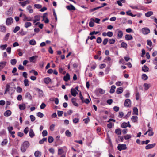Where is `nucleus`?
<instances>
[{
	"instance_id": "nucleus-8",
	"label": "nucleus",
	"mask_w": 157,
	"mask_h": 157,
	"mask_svg": "<svg viewBox=\"0 0 157 157\" xmlns=\"http://www.w3.org/2000/svg\"><path fill=\"white\" fill-rule=\"evenodd\" d=\"M131 104V101L130 99H127L125 100L124 103L125 106L126 107H129V105Z\"/></svg>"
},
{
	"instance_id": "nucleus-46",
	"label": "nucleus",
	"mask_w": 157,
	"mask_h": 157,
	"mask_svg": "<svg viewBox=\"0 0 157 157\" xmlns=\"http://www.w3.org/2000/svg\"><path fill=\"white\" fill-rule=\"evenodd\" d=\"M10 34L9 33H8L5 35L3 39L4 41H6L7 40L10 36Z\"/></svg>"
},
{
	"instance_id": "nucleus-54",
	"label": "nucleus",
	"mask_w": 157,
	"mask_h": 157,
	"mask_svg": "<svg viewBox=\"0 0 157 157\" xmlns=\"http://www.w3.org/2000/svg\"><path fill=\"white\" fill-rule=\"evenodd\" d=\"M37 116L40 118H42L44 116V114L40 112H39L37 113Z\"/></svg>"
},
{
	"instance_id": "nucleus-31",
	"label": "nucleus",
	"mask_w": 157,
	"mask_h": 157,
	"mask_svg": "<svg viewBox=\"0 0 157 157\" xmlns=\"http://www.w3.org/2000/svg\"><path fill=\"white\" fill-rule=\"evenodd\" d=\"M153 14V13L152 11H149L145 13V16L147 17H149L152 15Z\"/></svg>"
},
{
	"instance_id": "nucleus-49",
	"label": "nucleus",
	"mask_w": 157,
	"mask_h": 157,
	"mask_svg": "<svg viewBox=\"0 0 157 157\" xmlns=\"http://www.w3.org/2000/svg\"><path fill=\"white\" fill-rule=\"evenodd\" d=\"M34 7L36 8L40 9L42 8V6L39 4H35L34 5Z\"/></svg>"
},
{
	"instance_id": "nucleus-26",
	"label": "nucleus",
	"mask_w": 157,
	"mask_h": 157,
	"mask_svg": "<svg viewBox=\"0 0 157 157\" xmlns=\"http://www.w3.org/2000/svg\"><path fill=\"white\" fill-rule=\"evenodd\" d=\"M138 117L136 116H133L131 118L132 121L133 122H136L137 121Z\"/></svg>"
},
{
	"instance_id": "nucleus-57",
	"label": "nucleus",
	"mask_w": 157,
	"mask_h": 157,
	"mask_svg": "<svg viewBox=\"0 0 157 157\" xmlns=\"http://www.w3.org/2000/svg\"><path fill=\"white\" fill-rule=\"evenodd\" d=\"M7 143V141L6 139H5L1 143V145L2 146H4L6 145Z\"/></svg>"
},
{
	"instance_id": "nucleus-23",
	"label": "nucleus",
	"mask_w": 157,
	"mask_h": 157,
	"mask_svg": "<svg viewBox=\"0 0 157 157\" xmlns=\"http://www.w3.org/2000/svg\"><path fill=\"white\" fill-rule=\"evenodd\" d=\"M32 7L31 6L29 5L27 8V9L29 10V12L30 13H33V10L31 9Z\"/></svg>"
},
{
	"instance_id": "nucleus-4",
	"label": "nucleus",
	"mask_w": 157,
	"mask_h": 157,
	"mask_svg": "<svg viewBox=\"0 0 157 157\" xmlns=\"http://www.w3.org/2000/svg\"><path fill=\"white\" fill-rule=\"evenodd\" d=\"M142 31L144 35H147L150 32L149 29L147 27L143 28L142 29Z\"/></svg>"
},
{
	"instance_id": "nucleus-58",
	"label": "nucleus",
	"mask_w": 157,
	"mask_h": 157,
	"mask_svg": "<svg viewBox=\"0 0 157 157\" xmlns=\"http://www.w3.org/2000/svg\"><path fill=\"white\" fill-rule=\"evenodd\" d=\"M121 46L122 47L126 48L127 46V44L126 43L123 42L121 44Z\"/></svg>"
},
{
	"instance_id": "nucleus-10",
	"label": "nucleus",
	"mask_w": 157,
	"mask_h": 157,
	"mask_svg": "<svg viewBox=\"0 0 157 157\" xmlns=\"http://www.w3.org/2000/svg\"><path fill=\"white\" fill-rule=\"evenodd\" d=\"M70 79V75L68 73H67L63 77V80L66 82L68 81Z\"/></svg>"
},
{
	"instance_id": "nucleus-22",
	"label": "nucleus",
	"mask_w": 157,
	"mask_h": 157,
	"mask_svg": "<svg viewBox=\"0 0 157 157\" xmlns=\"http://www.w3.org/2000/svg\"><path fill=\"white\" fill-rule=\"evenodd\" d=\"M133 114L138 115V109L136 107H134L133 109Z\"/></svg>"
},
{
	"instance_id": "nucleus-13",
	"label": "nucleus",
	"mask_w": 157,
	"mask_h": 157,
	"mask_svg": "<svg viewBox=\"0 0 157 157\" xmlns=\"http://www.w3.org/2000/svg\"><path fill=\"white\" fill-rule=\"evenodd\" d=\"M11 112L10 110H8L4 112V115L6 117L9 116L11 115Z\"/></svg>"
},
{
	"instance_id": "nucleus-18",
	"label": "nucleus",
	"mask_w": 157,
	"mask_h": 157,
	"mask_svg": "<svg viewBox=\"0 0 157 157\" xmlns=\"http://www.w3.org/2000/svg\"><path fill=\"white\" fill-rule=\"evenodd\" d=\"M71 102L73 105L75 106L78 107V104L76 102V98H73L71 99Z\"/></svg>"
},
{
	"instance_id": "nucleus-36",
	"label": "nucleus",
	"mask_w": 157,
	"mask_h": 157,
	"mask_svg": "<svg viewBox=\"0 0 157 157\" xmlns=\"http://www.w3.org/2000/svg\"><path fill=\"white\" fill-rule=\"evenodd\" d=\"M48 141L49 143H52L54 139L52 137L49 136L48 137Z\"/></svg>"
},
{
	"instance_id": "nucleus-17",
	"label": "nucleus",
	"mask_w": 157,
	"mask_h": 157,
	"mask_svg": "<svg viewBox=\"0 0 157 157\" xmlns=\"http://www.w3.org/2000/svg\"><path fill=\"white\" fill-rule=\"evenodd\" d=\"M123 91V88L120 87L117 88L116 90V92L118 94H120L122 93Z\"/></svg>"
},
{
	"instance_id": "nucleus-3",
	"label": "nucleus",
	"mask_w": 157,
	"mask_h": 157,
	"mask_svg": "<svg viewBox=\"0 0 157 157\" xmlns=\"http://www.w3.org/2000/svg\"><path fill=\"white\" fill-rule=\"evenodd\" d=\"M127 148L126 145L125 144H119L117 146L118 149L120 151L126 149Z\"/></svg>"
},
{
	"instance_id": "nucleus-59",
	"label": "nucleus",
	"mask_w": 157,
	"mask_h": 157,
	"mask_svg": "<svg viewBox=\"0 0 157 157\" xmlns=\"http://www.w3.org/2000/svg\"><path fill=\"white\" fill-rule=\"evenodd\" d=\"M7 46V44L2 45L0 46V48L2 50H4L6 49Z\"/></svg>"
},
{
	"instance_id": "nucleus-56",
	"label": "nucleus",
	"mask_w": 157,
	"mask_h": 157,
	"mask_svg": "<svg viewBox=\"0 0 157 157\" xmlns=\"http://www.w3.org/2000/svg\"><path fill=\"white\" fill-rule=\"evenodd\" d=\"M79 97H80V99L82 100V103H84V98L83 97V96L82 95L81 92H80L79 93Z\"/></svg>"
},
{
	"instance_id": "nucleus-64",
	"label": "nucleus",
	"mask_w": 157,
	"mask_h": 157,
	"mask_svg": "<svg viewBox=\"0 0 157 157\" xmlns=\"http://www.w3.org/2000/svg\"><path fill=\"white\" fill-rule=\"evenodd\" d=\"M131 137V136L130 135H127L124 136V138L126 140L129 139Z\"/></svg>"
},
{
	"instance_id": "nucleus-21",
	"label": "nucleus",
	"mask_w": 157,
	"mask_h": 157,
	"mask_svg": "<svg viewBox=\"0 0 157 157\" xmlns=\"http://www.w3.org/2000/svg\"><path fill=\"white\" fill-rule=\"evenodd\" d=\"M19 109L21 110H24L25 109L26 106L25 104H22L19 105Z\"/></svg>"
},
{
	"instance_id": "nucleus-14",
	"label": "nucleus",
	"mask_w": 157,
	"mask_h": 157,
	"mask_svg": "<svg viewBox=\"0 0 157 157\" xmlns=\"http://www.w3.org/2000/svg\"><path fill=\"white\" fill-rule=\"evenodd\" d=\"M44 81L46 84H48L51 81V79L49 77H47L44 79Z\"/></svg>"
},
{
	"instance_id": "nucleus-37",
	"label": "nucleus",
	"mask_w": 157,
	"mask_h": 157,
	"mask_svg": "<svg viewBox=\"0 0 157 157\" xmlns=\"http://www.w3.org/2000/svg\"><path fill=\"white\" fill-rule=\"evenodd\" d=\"M144 86L145 87L144 89L145 90H148L150 87L149 84L146 83L144 84Z\"/></svg>"
},
{
	"instance_id": "nucleus-32",
	"label": "nucleus",
	"mask_w": 157,
	"mask_h": 157,
	"mask_svg": "<svg viewBox=\"0 0 157 157\" xmlns=\"http://www.w3.org/2000/svg\"><path fill=\"white\" fill-rule=\"evenodd\" d=\"M31 25L32 24L31 23L29 22H25L24 24V26L26 28H27L31 26Z\"/></svg>"
},
{
	"instance_id": "nucleus-44",
	"label": "nucleus",
	"mask_w": 157,
	"mask_h": 157,
	"mask_svg": "<svg viewBox=\"0 0 157 157\" xmlns=\"http://www.w3.org/2000/svg\"><path fill=\"white\" fill-rule=\"evenodd\" d=\"M13 8L12 7H10L8 10V14H12L13 13Z\"/></svg>"
},
{
	"instance_id": "nucleus-43",
	"label": "nucleus",
	"mask_w": 157,
	"mask_h": 157,
	"mask_svg": "<svg viewBox=\"0 0 157 157\" xmlns=\"http://www.w3.org/2000/svg\"><path fill=\"white\" fill-rule=\"evenodd\" d=\"M126 13L127 15L130 16L132 17H135L136 15H134L132 14V13L131 12V10L127 11Z\"/></svg>"
},
{
	"instance_id": "nucleus-38",
	"label": "nucleus",
	"mask_w": 157,
	"mask_h": 157,
	"mask_svg": "<svg viewBox=\"0 0 157 157\" xmlns=\"http://www.w3.org/2000/svg\"><path fill=\"white\" fill-rule=\"evenodd\" d=\"M47 139L46 138H43L42 140H40L39 142V143L40 144H42L44 143V141H46Z\"/></svg>"
},
{
	"instance_id": "nucleus-53",
	"label": "nucleus",
	"mask_w": 157,
	"mask_h": 157,
	"mask_svg": "<svg viewBox=\"0 0 157 157\" xmlns=\"http://www.w3.org/2000/svg\"><path fill=\"white\" fill-rule=\"evenodd\" d=\"M48 133L46 130H44L42 132V136L43 137L47 135Z\"/></svg>"
},
{
	"instance_id": "nucleus-42",
	"label": "nucleus",
	"mask_w": 157,
	"mask_h": 157,
	"mask_svg": "<svg viewBox=\"0 0 157 157\" xmlns=\"http://www.w3.org/2000/svg\"><path fill=\"white\" fill-rule=\"evenodd\" d=\"M24 82L25 86H29V81L27 79H25L24 81Z\"/></svg>"
},
{
	"instance_id": "nucleus-19",
	"label": "nucleus",
	"mask_w": 157,
	"mask_h": 157,
	"mask_svg": "<svg viewBox=\"0 0 157 157\" xmlns=\"http://www.w3.org/2000/svg\"><path fill=\"white\" fill-rule=\"evenodd\" d=\"M35 19L33 20V23H35L36 22L39 21L40 19V16L39 15H36L34 17Z\"/></svg>"
},
{
	"instance_id": "nucleus-60",
	"label": "nucleus",
	"mask_w": 157,
	"mask_h": 157,
	"mask_svg": "<svg viewBox=\"0 0 157 157\" xmlns=\"http://www.w3.org/2000/svg\"><path fill=\"white\" fill-rule=\"evenodd\" d=\"M106 34H107V36L111 37L113 35V33L112 32L109 31Z\"/></svg>"
},
{
	"instance_id": "nucleus-7",
	"label": "nucleus",
	"mask_w": 157,
	"mask_h": 157,
	"mask_svg": "<svg viewBox=\"0 0 157 157\" xmlns=\"http://www.w3.org/2000/svg\"><path fill=\"white\" fill-rule=\"evenodd\" d=\"M66 8L67 9L70 11L75 10L76 9L75 7L71 4L67 6Z\"/></svg>"
},
{
	"instance_id": "nucleus-1",
	"label": "nucleus",
	"mask_w": 157,
	"mask_h": 157,
	"mask_svg": "<svg viewBox=\"0 0 157 157\" xmlns=\"http://www.w3.org/2000/svg\"><path fill=\"white\" fill-rule=\"evenodd\" d=\"M29 146V143L28 141H24L22 144L21 147V152H25Z\"/></svg>"
},
{
	"instance_id": "nucleus-48",
	"label": "nucleus",
	"mask_w": 157,
	"mask_h": 157,
	"mask_svg": "<svg viewBox=\"0 0 157 157\" xmlns=\"http://www.w3.org/2000/svg\"><path fill=\"white\" fill-rule=\"evenodd\" d=\"M90 121L89 117H87V118L83 119V121L85 123L87 124Z\"/></svg>"
},
{
	"instance_id": "nucleus-28",
	"label": "nucleus",
	"mask_w": 157,
	"mask_h": 157,
	"mask_svg": "<svg viewBox=\"0 0 157 157\" xmlns=\"http://www.w3.org/2000/svg\"><path fill=\"white\" fill-rule=\"evenodd\" d=\"M6 28L5 26L2 25L0 26V31L5 32L6 31Z\"/></svg>"
},
{
	"instance_id": "nucleus-52",
	"label": "nucleus",
	"mask_w": 157,
	"mask_h": 157,
	"mask_svg": "<svg viewBox=\"0 0 157 157\" xmlns=\"http://www.w3.org/2000/svg\"><path fill=\"white\" fill-rule=\"evenodd\" d=\"M108 41V38H106L104 39L103 41V45H106L107 44V42Z\"/></svg>"
},
{
	"instance_id": "nucleus-9",
	"label": "nucleus",
	"mask_w": 157,
	"mask_h": 157,
	"mask_svg": "<svg viewBox=\"0 0 157 157\" xmlns=\"http://www.w3.org/2000/svg\"><path fill=\"white\" fill-rule=\"evenodd\" d=\"M156 145L155 143H154L151 144H149L145 147V149H148L153 148Z\"/></svg>"
},
{
	"instance_id": "nucleus-11",
	"label": "nucleus",
	"mask_w": 157,
	"mask_h": 157,
	"mask_svg": "<svg viewBox=\"0 0 157 157\" xmlns=\"http://www.w3.org/2000/svg\"><path fill=\"white\" fill-rule=\"evenodd\" d=\"M71 94L74 97L76 96V95L78 94V92L74 89L72 88L71 91Z\"/></svg>"
},
{
	"instance_id": "nucleus-5",
	"label": "nucleus",
	"mask_w": 157,
	"mask_h": 157,
	"mask_svg": "<svg viewBox=\"0 0 157 157\" xmlns=\"http://www.w3.org/2000/svg\"><path fill=\"white\" fill-rule=\"evenodd\" d=\"M13 19L12 17L8 18L7 19L6 21V23L8 25H10L13 22Z\"/></svg>"
},
{
	"instance_id": "nucleus-51",
	"label": "nucleus",
	"mask_w": 157,
	"mask_h": 157,
	"mask_svg": "<svg viewBox=\"0 0 157 157\" xmlns=\"http://www.w3.org/2000/svg\"><path fill=\"white\" fill-rule=\"evenodd\" d=\"M115 132L118 135H120L121 134V130L120 129H116L115 130Z\"/></svg>"
},
{
	"instance_id": "nucleus-45",
	"label": "nucleus",
	"mask_w": 157,
	"mask_h": 157,
	"mask_svg": "<svg viewBox=\"0 0 157 157\" xmlns=\"http://www.w3.org/2000/svg\"><path fill=\"white\" fill-rule=\"evenodd\" d=\"M25 96V97L28 98L30 100H31L32 99V96L29 92H27L26 93Z\"/></svg>"
},
{
	"instance_id": "nucleus-27",
	"label": "nucleus",
	"mask_w": 157,
	"mask_h": 157,
	"mask_svg": "<svg viewBox=\"0 0 157 157\" xmlns=\"http://www.w3.org/2000/svg\"><path fill=\"white\" fill-rule=\"evenodd\" d=\"M116 88V87L114 85H113L111 88L109 92L110 93L113 94L114 93L115 91V89Z\"/></svg>"
},
{
	"instance_id": "nucleus-2",
	"label": "nucleus",
	"mask_w": 157,
	"mask_h": 157,
	"mask_svg": "<svg viewBox=\"0 0 157 157\" xmlns=\"http://www.w3.org/2000/svg\"><path fill=\"white\" fill-rule=\"evenodd\" d=\"M14 91V90L12 87H11L9 84H7L4 94H6L7 92L11 94H12Z\"/></svg>"
},
{
	"instance_id": "nucleus-41",
	"label": "nucleus",
	"mask_w": 157,
	"mask_h": 157,
	"mask_svg": "<svg viewBox=\"0 0 157 157\" xmlns=\"http://www.w3.org/2000/svg\"><path fill=\"white\" fill-rule=\"evenodd\" d=\"M29 43L31 45H35L36 44V42L34 39H32L30 40Z\"/></svg>"
},
{
	"instance_id": "nucleus-61",
	"label": "nucleus",
	"mask_w": 157,
	"mask_h": 157,
	"mask_svg": "<svg viewBox=\"0 0 157 157\" xmlns=\"http://www.w3.org/2000/svg\"><path fill=\"white\" fill-rule=\"evenodd\" d=\"M102 39L100 37H98L97 38L96 42L98 44L100 43L101 42Z\"/></svg>"
},
{
	"instance_id": "nucleus-29",
	"label": "nucleus",
	"mask_w": 157,
	"mask_h": 157,
	"mask_svg": "<svg viewBox=\"0 0 157 157\" xmlns=\"http://www.w3.org/2000/svg\"><path fill=\"white\" fill-rule=\"evenodd\" d=\"M123 35V33L122 31L121 30H119L118 32L117 33V36L118 37L120 38H121L122 37V36Z\"/></svg>"
},
{
	"instance_id": "nucleus-24",
	"label": "nucleus",
	"mask_w": 157,
	"mask_h": 157,
	"mask_svg": "<svg viewBox=\"0 0 157 157\" xmlns=\"http://www.w3.org/2000/svg\"><path fill=\"white\" fill-rule=\"evenodd\" d=\"M34 155L36 157H40L41 155V153L38 151H36L34 153Z\"/></svg>"
},
{
	"instance_id": "nucleus-15",
	"label": "nucleus",
	"mask_w": 157,
	"mask_h": 157,
	"mask_svg": "<svg viewBox=\"0 0 157 157\" xmlns=\"http://www.w3.org/2000/svg\"><path fill=\"white\" fill-rule=\"evenodd\" d=\"M125 39L127 40H131L133 39V37L131 35L127 34L125 35Z\"/></svg>"
},
{
	"instance_id": "nucleus-47",
	"label": "nucleus",
	"mask_w": 157,
	"mask_h": 157,
	"mask_svg": "<svg viewBox=\"0 0 157 157\" xmlns=\"http://www.w3.org/2000/svg\"><path fill=\"white\" fill-rule=\"evenodd\" d=\"M115 42V40L114 39H110L109 40V43L111 44H114Z\"/></svg>"
},
{
	"instance_id": "nucleus-62",
	"label": "nucleus",
	"mask_w": 157,
	"mask_h": 157,
	"mask_svg": "<svg viewBox=\"0 0 157 157\" xmlns=\"http://www.w3.org/2000/svg\"><path fill=\"white\" fill-rule=\"evenodd\" d=\"M22 91V89L19 86H18L17 88V91L18 93H21Z\"/></svg>"
},
{
	"instance_id": "nucleus-12",
	"label": "nucleus",
	"mask_w": 157,
	"mask_h": 157,
	"mask_svg": "<svg viewBox=\"0 0 157 157\" xmlns=\"http://www.w3.org/2000/svg\"><path fill=\"white\" fill-rule=\"evenodd\" d=\"M6 62H0V70L2 69L6 64Z\"/></svg>"
},
{
	"instance_id": "nucleus-35",
	"label": "nucleus",
	"mask_w": 157,
	"mask_h": 157,
	"mask_svg": "<svg viewBox=\"0 0 157 157\" xmlns=\"http://www.w3.org/2000/svg\"><path fill=\"white\" fill-rule=\"evenodd\" d=\"M148 77L146 74H144L142 75V78L144 80H146L148 79Z\"/></svg>"
},
{
	"instance_id": "nucleus-50",
	"label": "nucleus",
	"mask_w": 157,
	"mask_h": 157,
	"mask_svg": "<svg viewBox=\"0 0 157 157\" xmlns=\"http://www.w3.org/2000/svg\"><path fill=\"white\" fill-rule=\"evenodd\" d=\"M128 126V123L126 122H123L122 123L121 127L122 128H124Z\"/></svg>"
},
{
	"instance_id": "nucleus-40",
	"label": "nucleus",
	"mask_w": 157,
	"mask_h": 157,
	"mask_svg": "<svg viewBox=\"0 0 157 157\" xmlns=\"http://www.w3.org/2000/svg\"><path fill=\"white\" fill-rule=\"evenodd\" d=\"M38 57V56H34L33 57H31L29 58V60L30 62H33V60H34L35 58Z\"/></svg>"
},
{
	"instance_id": "nucleus-6",
	"label": "nucleus",
	"mask_w": 157,
	"mask_h": 157,
	"mask_svg": "<svg viewBox=\"0 0 157 157\" xmlns=\"http://www.w3.org/2000/svg\"><path fill=\"white\" fill-rule=\"evenodd\" d=\"M23 16H24V18L23 20L25 21H31L32 20L33 17H27L25 14H23Z\"/></svg>"
},
{
	"instance_id": "nucleus-20",
	"label": "nucleus",
	"mask_w": 157,
	"mask_h": 157,
	"mask_svg": "<svg viewBox=\"0 0 157 157\" xmlns=\"http://www.w3.org/2000/svg\"><path fill=\"white\" fill-rule=\"evenodd\" d=\"M126 2L125 0H119L117 1V3L118 5L121 6H122V2L123 3H125Z\"/></svg>"
},
{
	"instance_id": "nucleus-16",
	"label": "nucleus",
	"mask_w": 157,
	"mask_h": 157,
	"mask_svg": "<svg viewBox=\"0 0 157 157\" xmlns=\"http://www.w3.org/2000/svg\"><path fill=\"white\" fill-rule=\"evenodd\" d=\"M29 135L30 137L31 138H33L35 136V134L32 129H30Z\"/></svg>"
},
{
	"instance_id": "nucleus-34",
	"label": "nucleus",
	"mask_w": 157,
	"mask_h": 157,
	"mask_svg": "<svg viewBox=\"0 0 157 157\" xmlns=\"http://www.w3.org/2000/svg\"><path fill=\"white\" fill-rule=\"evenodd\" d=\"M17 63V60L15 59H12L10 61L11 64L13 65H15Z\"/></svg>"
},
{
	"instance_id": "nucleus-63",
	"label": "nucleus",
	"mask_w": 157,
	"mask_h": 157,
	"mask_svg": "<svg viewBox=\"0 0 157 157\" xmlns=\"http://www.w3.org/2000/svg\"><path fill=\"white\" fill-rule=\"evenodd\" d=\"M147 44L150 46H151L152 45V42L150 40H147Z\"/></svg>"
},
{
	"instance_id": "nucleus-55",
	"label": "nucleus",
	"mask_w": 157,
	"mask_h": 157,
	"mask_svg": "<svg viewBox=\"0 0 157 157\" xmlns=\"http://www.w3.org/2000/svg\"><path fill=\"white\" fill-rule=\"evenodd\" d=\"M148 129H150V132H149V133L148 134V136H153L154 134V132L152 131V128H151V129L149 128Z\"/></svg>"
},
{
	"instance_id": "nucleus-25",
	"label": "nucleus",
	"mask_w": 157,
	"mask_h": 157,
	"mask_svg": "<svg viewBox=\"0 0 157 157\" xmlns=\"http://www.w3.org/2000/svg\"><path fill=\"white\" fill-rule=\"evenodd\" d=\"M142 70L144 72H147L149 70V68L146 65H144L142 68Z\"/></svg>"
},
{
	"instance_id": "nucleus-30",
	"label": "nucleus",
	"mask_w": 157,
	"mask_h": 157,
	"mask_svg": "<svg viewBox=\"0 0 157 157\" xmlns=\"http://www.w3.org/2000/svg\"><path fill=\"white\" fill-rule=\"evenodd\" d=\"M38 91L39 93V96L40 97H42L43 95V93L42 90L39 89H38Z\"/></svg>"
},
{
	"instance_id": "nucleus-39",
	"label": "nucleus",
	"mask_w": 157,
	"mask_h": 157,
	"mask_svg": "<svg viewBox=\"0 0 157 157\" xmlns=\"http://www.w3.org/2000/svg\"><path fill=\"white\" fill-rule=\"evenodd\" d=\"M65 134L68 137H71V133L68 130H67L65 132Z\"/></svg>"
},
{
	"instance_id": "nucleus-33",
	"label": "nucleus",
	"mask_w": 157,
	"mask_h": 157,
	"mask_svg": "<svg viewBox=\"0 0 157 157\" xmlns=\"http://www.w3.org/2000/svg\"><path fill=\"white\" fill-rule=\"evenodd\" d=\"M103 7V6H99L96 8H94L93 9H90V12H93L96 10H97Z\"/></svg>"
}]
</instances>
